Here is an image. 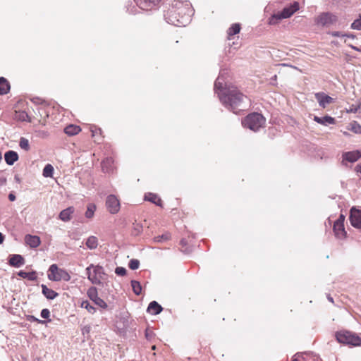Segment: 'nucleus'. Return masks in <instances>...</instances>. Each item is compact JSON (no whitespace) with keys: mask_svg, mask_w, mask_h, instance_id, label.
<instances>
[{"mask_svg":"<svg viewBox=\"0 0 361 361\" xmlns=\"http://www.w3.org/2000/svg\"><path fill=\"white\" fill-rule=\"evenodd\" d=\"M226 74L225 70L220 72L214 82V92L225 108L238 114L247 106L248 99L235 86L227 83L225 78Z\"/></svg>","mask_w":361,"mask_h":361,"instance_id":"obj_1","label":"nucleus"},{"mask_svg":"<svg viewBox=\"0 0 361 361\" xmlns=\"http://www.w3.org/2000/svg\"><path fill=\"white\" fill-rule=\"evenodd\" d=\"M194 10L189 1L174 0L170 8L165 11L166 21L178 27H185L190 22Z\"/></svg>","mask_w":361,"mask_h":361,"instance_id":"obj_2","label":"nucleus"},{"mask_svg":"<svg viewBox=\"0 0 361 361\" xmlns=\"http://www.w3.org/2000/svg\"><path fill=\"white\" fill-rule=\"evenodd\" d=\"M266 118L259 113L254 112L249 114L242 120V125L244 128H248L254 132L264 128Z\"/></svg>","mask_w":361,"mask_h":361,"instance_id":"obj_3","label":"nucleus"},{"mask_svg":"<svg viewBox=\"0 0 361 361\" xmlns=\"http://www.w3.org/2000/svg\"><path fill=\"white\" fill-rule=\"evenodd\" d=\"M86 274L92 283L95 285H101L105 276L102 267L99 265L94 266L93 264H90L86 268Z\"/></svg>","mask_w":361,"mask_h":361,"instance_id":"obj_4","label":"nucleus"},{"mask_svg":"<svg viewBox=\"0 0 361 361\" xmlns=\"http://www.w3.org/2000/svg\"><path fill=\"white\" fill-rule=\"evenodd\" d=\"M338 342L353 346L361 345V338L348 331H341L336 334Z\"/></svg>","mask_w":361,"mask_h":361,"instance_id":"obj_5","label":"nucleus"},{"mask_svg":"<svg viewBox=\"0 0 361 361\" xmlns=\"http://www.w3.org/2000/svg\"><path fill=\"white\" fill-rule=\"evenodd\" d=\"M48 279L52 281H68L71 276L65 269H59L56 264H53L49 268Z\"/></svg>","mask_w":361,"mask_h":361,"instance_id":"obj_6","label":"nucleus"},{"mask_svg":"<svg viewBox=\"0 0 361 361\" xmlns=\"http://www.w3.org/2000/svg\"><path fill=\"white\" fill-rule=\"evenodd\" d=\"M106 206L111 214H116L120 209L119 200L114 195H110L106 197Z\"/></svg>","mask_w":361,"mask_h":361,"instance_id":"obj_7","label":"nucleus"},{"mask_svg":"<svg viewBox=\"0 0 361 361\" xmlns=\"http://www.w3.org/2000/svg\"><path fill=\"white\" fill-rule=\"evenodd\" d=\"M299 9V4L297 1L293 2L289 6L285 7L280 13L276 15L279 19L288 18Z\"/></svg>","mask_w":361,"mask_h":361,"instance_id":"obj_8","label":"nucleus"},{"mask_svg":"<svg viewBox=\"0 0 361 361\" xmlns=\"http://www.w3.org/2000/svg\"><path fill=\"white\" fill-rule=\"evenodd\" d=\"M350 221L353 227L361 229V210L353 207L350 212Z\"/></svg>","mask_w":361,"mask_h":361,"instance_id":"obj_9","label":"nucleus"},{"mask_svg":"<svg viewBox=\"0 0 361 361\" xmlns=\"http://www.w3.org/2000/svg\"><path fill=\"white\" fill-rule=\"evenodd\" d=\"M87 295L88 297L98 306L103 309L107 308V304L106 302L98 297L97 291L95 288H90L87 290Z\"/></svg>","mask_w":361,"mask_h":361,"instance_id":"obj_10","label":"nucleus"},{"mask_svg":"<svg viewBox=\"0 0 361 361\" xmlns=\"http://www.w3.org/2000/svg\"><path fill=\"white\" fill-rule=\"evenodd\" d=\"M336 20V17L329 13H322L317 18V23L322 26H327L333 24Z\"/></svg>","mask_w":361,"mask_h":361,"instance_id":"obj_11","label":"nucleus"},{"mask_svg":"<svg viewBox=\"0 0 361 361\" xmlns=\"http://www.w3.org/2000/svg\"><path fill=\"white\" fill-rule=\"evenodd\" d=\"M314 97L322 108H325L328 104L334 102V99L331 97L322 92L315 93Z\"/></svg>","mask_w":361,"mask_h":361,"instance_id":"obj_12","label":"nucleus"},{"mask_svg":"<svg viewBox=\"0 0 361 361\" xmlns=\"http://www.w3.org/2000/svg\"><path fill=\"white\" fill-rule=\"evenodd\" d=\"M40 243V238L37 235L27 234L25 236V243L31 248H37Z\"/></svg>","mask_w":361,"mask_h":361,"instance_id":"obj_13","label":"nucleus"},{"mask_svg":"<svg viewBox=\"0 0 361 361\" xmlns=\"http://www.w3.org/2000/svg\"><path fill=\"white\" fill-rule=\"evenodd\" d=\"M361 157V151L356 150L353 152H348L343 155V161H348L350 163H353L358 160Z\"/></svg>","mask_w":361,"mask_h":361,"instance_id":"obj_14","label":"nucleus"},{"mask_svg":"<svg viewBox=\"0 0 361 361\" xmlns=\"http://www.w3.org/2000/svg\"><path fill=\"white\" fill-rule=\"evenodd\" d=\"M333 229L337 238L343 239L345 237L346 231H345L344 224L340 222H334Z\"/></svg>","mask_w":361,"mask_h":361,"instance_id":"obj_15","label":"nucleus"},{"mask_svg":"<svg viewBox=\"0 0 361 361\" xmlns=\"http://www.w3.org/2000/svg\"><path fill=\"white\" fill-rule=\"evenodd\" d=\"M161 0H141L139 6L141 9L149 11L157 6Z\"/></svg>","mask_w":361,"mask_h":361,"instance_id":"obj_16","label":"nucleus"},{"mask_svg":"<svg viewBox=\"0 0 361 361\" xmlns=\"http://www.w3.org/2000/svg\"><path fill=\"white\" fill-rule=\"evenodd\" d=\"M8 262L12 267H20L25 264V260L20 255H12L10 256Z\"/></svg>","mask_w":361,"mask_h":361,"instance_id":"obj_17","label":"nucleus"},{"mask_svg":"<svg viewBox=\"0 0 361 361\" xmlns=\"http://www.w3.org/2000/svg\"><path fill=\"white\" fill-rule=\"evenodd\" d=\"M4 159L8 165L11 166L18 159V154L15 151L9 150L5 153Z\"/></svg>","mask_w":361,"mask_h":361,"instance_id":"obj_18","label":"nucleus"},{"mask_svg":"<svg viewBox=\"0 0 361 361\" xmlns=\"http://www.w3.org/2000/svg\"><path fill=\"white\" fill-rule=\"evenodd\" d=\"M75 209L73 207H69L63 210H62L59 214V219L64 221L67 222L71 220V216L73 214Z\"/></svg>","mask_w":361,"mask_h":361,"instance_id":"obj_19","label":"nucleus"},{"mask_svg":"<svg viewBox=\"0 0 361 361\" xmlns=\"http://www.w3.org/2000/svg\"><path fill=\"white\" fill-rule=\"evenodd\" d=\"M114 167V159L111 157H106L102 162V171L105 173H111Z\"/></svg>","mask_w":361,"mask_h":361,"instance_id":"obj_20","label":"nucleus"},{"mask_svg":"<svg viewBox=\"0 0 361 361\" xmlns=\"http://www.w3.org/2000/svg\"><path fill=\"white\" fill-rule=\"evenodd\" d=\"M162 307L156 301L151 302L147 307V311L154 315L159 314L162 311Z\"/></svg>","mask_w":361,"mask_h":361,"instance_id":"obj_21","label":"nucleus"},{"mask_svg":"<svg viewBox=\"0 0 361 361\" xmlns=\"http://www.w3.org/2000/svg\"><path fill=\"white\" fill-rule=\"evenodd\" d=\"M41 287L43 295L49 300H53L59 295L56 291L49 288L46 285L42 284Z\"/></svg>","mask_w":361,"mask_h":361,"instance_id":"obj_22","label":"nucleus"},{"mask_svg":"<svg viewBox=\"0 0 361 361\" xmlns=\"http://www.w3.org/2000/svg\"><path fill=\"white\" fill-rule=\"evenodd\" d=\"M314 121L319 124L325 126L328 124H334L335 123V118L329 116H325L324 117H319L315 116L314 117Z\"/></svg>","mask_w":361,"mask_h":361,"instance_id":"obj_23","label":"nucleus"},{"mask_svg":"<svg viewBox=\"0 0 361 361\" xmlns=\"http://www.w3.org/2000/svg\"><path fill=\"white\" fill-rule=\"evenodd\" d=\"M10 84L8 80L4 78H0V95L7 94L10 90Z\"/></svg>","mask_w":361,"mask_h":361,"instance_id":"obj_24","label":"nucleus"},{"mask_svg":"<svg viewBox=\"0 0 361 361\" xmlns=\"http://www.w3.org/2000/svg\"><path fill=\"white\" fill-rule=\"evenodd\" d=\"M18 275L23 279H27L32 281H36L37 279V273L35 271L31 272H26L25 271L20 270L18 271Z\"/></svg>","mask_w":361,"mask_h":361,"instance_id":"obj_25","label":"nucleus"},{"mask_svg":"<svg viewBox=\"0 0 361 361\" xmlns=\"http://www.w3.org/2000/svg\"><path fill=\"white\" fill-rule=\"evenodd\" d=\"M240 25L239 23H233L227 30L228 39L231 40V37L239 33L240 31Z\"/></svg>","mask_w":361,"mask_h":361,"instance_id":"obj_26","label":"nucleus"},{"mask_svg":"<svg viewBox=\"0 0 361 361\" xmlns=\"http://www.w3.org/2000/svg\"><path fill=\"white\" fill-rule=\"evenodd\" d=\"M145 200L151 202L156 205L161 206V200L156 194L149 192L145 195Z\"/></svg>","mask_w":361,"mask_h":361,"instance_id":"obj_27","label":"nucleus"},{"mask_svg":"<svg viewBox=\"0 0 361 361\" xmlns=\"http://www.w3.org/2000/svg\"><path fill=\"white\" fill-rule=\"evenodd\" d=\"M80 130V128L75 125H69L64 128L65 133L70 136L77 135Z\"/></svg>","mask_w":361,"mask_h":361,"instance_id":"obj_28","label":"nucleus"},{"mask_svg":"<svg viewBox=\"0 0 361 361\" xmlns=\"http://www.w3.org/2000/svg\"><path fill=\"white\" fill-rule=\"evenodd\" d=\"M85 244L90 250L95 249L98 245L97 238L95 236H90Z\"/></svg>","mask_w":361,"mask_h":361,"instance_id":"obj_29","label":"nucleus"},{"mask_svg":"<svg viewBox=\"0 0 361 361\" xmlns=\"http://www.w3.org/2000/svg\"><path fill=\"white\" fill-rule=\"evenodd\" d=\"M16 118L20 121L31 122L29 115L24 111H16Z\"/></svg>","mask_w":361,"mask_h":361,"instance_id":"obj_30","label":"nucleus"},{"mask_svg":"<svg viewBox=\"0 0 361 361\" xmlns=\"http://www.w3.org/2000/svg\"><path fill=\"white\" fill-rule=\"evenodd\" d=\"M131 286L133 291L134 293L137 295H139L142 292V286L140 285V283L135 280L131 281Z\"/></svg>","mask_w":361,"mask_h":361,"instance_id":"obj_31","label":"nucleus"},{"mask_svg":"<svg viewBox=\"0 0 361 361\" xmlns=\"http://www.w3.org/2000/svg\"><path fill=\"white\" fill-rule=\"evenodd\" d=\"M54 173V167L51 164H47L42 171L43 176L48 178V177H52Z\"/></svg>","mask_w":361,"mask_h":361,"instance_id":"obj_32","label":"nucleus"},{"mask_svg":"<svg viewBox=\"0 0 361 361\" xmlns=\"http://www.w3.org/2000/svg\"><path fill=\"white\" fill-rule=\"evenodd\" d=\"M171 238V235L169 233H166L162 235L156 236L153 238V242L154 243H162L164 241L169 240Z\"/></svg>","mask_w":361,"mask_h":361,"instance_id":"obj_33","label":"nucleus"},{"mask_svg":"<svg viewBox=\"0 0 361 361\" xmlns=\"http://www.w3.org/2000/svg\"><path fill=\"white\" fill-rule=\"evenodd\" d=\"M80 307L82 308L86 309L91 314H94L96 311L95 307L92 306L87 300H83L81 302Z\"/></svg>","mask_w":361,"mask_h":361,"instance_id":"obj_34","label":"nucleus"},{"mask_svg":"<svg viewBox=\"0 0 361 361\" xmlns=\"http://www.w3.org/2000/svg\"><path fill=\"white\" fill-rule=\"evenodd\" d=\"M348 129L355 133L361 134V126L356 121L351 122Z\"/></svg>","mask_w":361,"mask_h":361,"instance_id":"obj_35","label":"nucleus"},{"mask_svg":"<svg viewBox=\"0 0 361 361\" xmlns=\"http://www.w3.org/2000/svg\"><path fill=\"white\" fill-rule=\"evenodd\" d=\"M96 210V206L94 204H90L87 206V211L85 212V216L87 219H91L94 214Z\"/></svg>","mask_w":361,"mask_h":361,"instance_id":"obj_36","label":"nucleus"},{"mask_svg":"<svg viewBox=\"0 0 361 361\" xmlns=\"http://www.w3.org/2000/svg\"><path fill=\"white\" fill-rule=\"evenodd\" d=\"M19 146L20 147L21 149H24L25 151L30 150V147L29 141L25 137H21L20 139Z\"/></svg>","mask_w":361,"mask_h":361,"instance_id":"obj_37","label":"nucleus"},{"mask_svg":"<svg viewBox=\"0 0 361 361\" xmlns=\"http://www.w3.org/2000/svg\"><path fill=\"white\" fill-rule=\"evenodd\" d=\"M140 262L137 259H133L129 262L128 267L132 270H135L139 268Z\"/></svg>","mask_w":361,"mask_h":361,"instance_id":"obj_38","label":"nucleus"},{"mask_svg":"<svg viewBox=\"0 0 361 361\" xmlns=\"http://www.w3.org/2000/svg\"><path fill=\"white\" fill-rule=\"evenodd\" d=\"M351 27L354 30H361V15L360 16V18L357 20H355L352 24Z\"/></svg>","mask_w":361,"mask_h":361,"instance_id":"obj_39","label":"nucleus"},{"mask_svg":"<svg viewBox=\"0 0 361 361\" xmlns=\"http://www.w3.org/2000/svg\"><path fill=\"white\" fill-rule=\"evenodd\" d=\"M115 273L118 276H125L126 274V269L124 267H118L115 269Z\"/></svg>","mask_w":361,"mask_h":361,"instance_id":"obj_40","label":"nucleus"},{"mask_svg":"<svg viewBox=\"0 0 361 361\" xmlns=\"http://www.w3.org/2000/svg\"><path fill=\"white\" fill-rule=\"evenodd\" d=\"M142 231V226L140 224H134L133 231L135 235H139Z\"/></svg>","mask_w":361,"mask_h":361,"instance_id":"obj_41","label":"nucleus"},{"mask_svg":"<svg viewBox=\"0 0 361 361\" xmlns=\"http://www.w3.org/2000/svg\"><path fill=\"white\" fill-rule=\"evenodd\" d=\"M360 110L359 106L357 104H352L350 106L349 109L347 110L348 113L355 114Z\"/></svg>","mask_w":361,"mask_h":361,"instance_id":"obj_42","label":"nucleus"},{"mask_svg":"<svg viewBox=\"0 0 361 361\" xmlns=\"http://www.w3.org/2000/svg\"><path fill=\"white\" fill-rule=\"evenodd\" d=\"M90 131L92 133V136L95 137L98 134H101L102 130L100 128H97L95 126L90 127Z\"/></svg>","mask_w":361,"mask_h":361,"instance_id":"obj_43","label":"nucleus"},{"mask_svg":"<svg viewBox=\"0 0 361 361\" xmlns=\"http://www.w3.org/2000/svg\"><path fill=\"white\" fill-rule=\"evenodd\" d=\"M40 315L43 319H48L50 316V312L48 309H43L41 311Z\"/></svg>","mask_w":361,"mask_h":361,"instance_id":"obj_44","label":"nucleus"},{"mask_svg":"<svg viewBox=\"0 0 361 361\" xmlns=\"http://www.w3.org/2000/svg\"><path fill=\"white\" fill-rule=\"evenodd\" d=\"M345 216L343 214H341L338 219L335 222H340L342 224H344Z\"/></svg>","mask_w":361,"mask_h":361,"instance_id":"obj_45","label":"nucleus"},{"mask_svg":"<svg viewBox=\"0 0 361 361\" xmlns=\"http://www.w3.org/2000/svg\"><path fill=\"white\" fill-rule=\"evenodd\" d=\"M16 195L13 194V192H11L9 195H8V199L11 202H13L16 200Z\"/></svg>","mask_w":361,"mask_h":361,"instance_id":"obj_46","label":"nucleus"},{"mask_svg":"<svg viewBox=\"0 0 361 361\" xmlns=\"http://www.w3.org/2000/svg\"><path fill=\"white\" fill-rule=\"evenodd\" d=\"M331 35L334 37H344V35L341 34L340 32H331Z\"/></svg>","mask_w":361,"mask_h":361,"instance_id":"obj_47","label":"nucleus"},{"mask_svg":"<svg viewBox=\"0 0 361 361\" xmlns=\"http://www.w3.org/2000/svg\"><path fill=\"white\" fill-rule=\"evenodd\" d=\"M32 102L34 103H36V104H39V103H41V99L38 97H36V98L32 99Z\"/></svg>","mask_w":361,"mask_h":361,"instance_id":"obj_48","label":"nucleus"},{"mask_svg":"<svg viewBox=\"0 0 361 361\" xmlns=\"http://www.w3.org/2000/svg\"><path fill=\"white\" fill-rule=\"evenodd\" d=\"M4 240V235L0 232V245L3 243Z\"/></svg>","mask_w":361,"mask_h":361,"instance_id":"obj_49","label":"nucleus"},{"mask_svg":"<svg viewBox=\"0 0 361 361\" xmlns=\"http://www.w3.org/2000/svg\"><path fill=\"white\" fill-rule=\"evenodd\" d=\"M186 244H187V241H186V240H185V239H182V240H180V245H181L185 246Z\"/></svg>","mask_w":361,"mask_h":361,"instance_id":"obj_50","label":"nucleus"},{"mask_svg":"<svg viewBox=\"0 0 361 361\" xmlns=\"http://www.w3.org/2000/svg\"><path fill=\"white\" fill-rule=\"evenodd\" d=\"M355 170L357 173L360 172L361 173V166H357L355 167Z\"/></svg>","mask_w":361,"mask_h":361,"instance_id":"obj_51","label":"nucleus"},{"mask_svg":"<svg viewBox=\"0 0 361 361\" xmlns=\"http://www.w3.org/2000/svg\"><path fill=\"white\" fill-rule=\"evenodd\" d=\"M89 329H90V327H89V326H88V327L85 326V327L83 329V333H84L85 331L88 332V331H89Z\"/></svg>","mask_w":361,"mask_h":361,"instance_id":"obj_52","label":"nucleus"},{"mask_svg":"<svg viewBox=\"0 0 361 361\" xmlns=\"http://www.w3.org/2000/svg\"><path fill=\"white\" fill-rule=\"evenodd\" d=\"M344 36H346L348 37L354 38V35H344Z\"/></svg>","mask_w":361,"mask_h":361,"instance_id":"obj_53","label":"nucleus"},{"mask_svg":"<svg viewBox=\"0 0 361 361\" xmlns=\"http://www.w3.org/2000/svg\"><path fill=\"white\" fill-rule=\"evenodd\" d=\"M357 106H359L360 109L361 108V99L358 100V104H357Z\"/></svg>","mask_w":361,"mask_h":361,"instance_id":"obj_54","label":"nucleus"},{"mask_svg":"<svg viewBox=\"0 0 361 361\" xmlns=\"http://www.w3.org/2000/svg\"><path fill=\"white\" fill-rule=\"evenodd\" d=\"M351 47H352L353 49H355V50L360 51V49H359L357 47H356L351 46Z\"/></svg>","mask_w":361,"mask_h":361,"instance_id":"obj_55","label":"nucleus"},{"mask_svg":"<svg viewBox=\"0 0 361 361\" xmlns=\"http://www.w3.org/2000/svg\"><path fill=\"white\" fill-rule=\"evenodd\" d=\"M328 300L332 302H334L333 298L331 296H328Z\"/></svg>","mask_w":361,"mask_h":361,"instance_id":"obj_56","label":"nucleus"},{"mask_svg":"<svg viewBox=\"0 0 361 361\" xmlns=\"http://www.w3.org/2000/svg\"><path fill=\"white\" fill-rule=\"evenodd\" d=\"M15 179H16L18 182H19V181H20V179H19V178H18L17 176H15Z\"/></svg>","mask_w":361,"mask_h":361,"instance_id":"obj_57","label":"nucleus"},{"mask_svg":"<svg viewBox=\"0 0 361 361\" xmlns=\"http://www.w3.org/2000/svg\"><path fill=\"white\" fill-rule=\"evenodd\" d=\"M149 336V334L147 331H146V337L148 338Z\"/></svg>","mask_w":361,"mask_h":361,"instance_id":"obj_58","label":"nucleus"},{"mask_svg":"<svg viewBox=\"0 0 361 361\" xmlns=\"http://www.w3.org/2000/svg\"><path fill=\"white\" fill-rule=\"evenodd\" d=\"M152 349L154 350L155 349V345H153L152 346Z\"/></svg>","mask_w":361,"mask_h":361,"instance_id":"obj_59","label":"nucleus"},{"mask_svg":"<svg viewBox=\"0 0 361 361\" xmlns=\"http://www.w3.org/2000/svg\"><path fill=\"white\" fill-rule=\"evenodd\" d=\"M292 361H297V360L295 358H294Z\"/></svg>","mask_w":361,"mask_h":361,"instance_id":"obj_60","label":"nucleus"}]
</instances>
